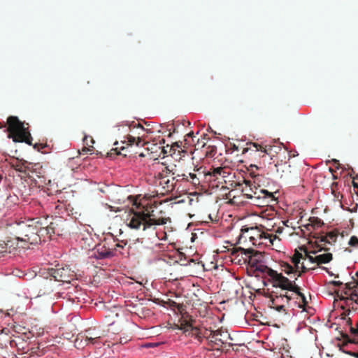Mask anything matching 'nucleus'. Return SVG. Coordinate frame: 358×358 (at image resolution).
Returning a JSON list of instances; mask_svg holds the SVG:
<instances>
[{"instance_id":"a18cd8bd","label":"nucleus","mask_w":358,"mask_h":358,"mask_svg":"<svg viewBox=\"0 0 358 358\" xmlns=\"http://www.w3.org/2000/svg\"><path fill=\"white\" fill-rule=\"evenodd\" d=\"M350 310L348 309L347 310H345L343 314H342V318L343 319H345V317L350 314Z\"/></svg>"},{"instance_id":"7c9ffc66","label":"nucleus","mask_w":358,"mask_h":358,"mask_svg":"<svg viewBox=\"0 0 358 358\" xmlns=\"http://www.w3.org/2000/svg\"><path fill=\"white\" fill-rule=\"evenodd\" d=\"M103 243L106 245V247L111 249V251L114 253L116 251V247L113 244L116 243V239H115L113 237L110 238H106L103 240Z\"/></svg>"},{"instance_id":"9b49d317","label":"nucleus","mask_w":358,"mask_h":358,"mask_svg":"<svg viewBox=\"0 0 358 358\" xmlns=\"http://www.w3.org/2000/svg\"><path fill=\"white\" fill-rule=\"evenodd\" d=\"M52 235L62 236L68 231V223L62 217H46Z\"/></svg>"},{"instance_id":"a19ab883","label":"nucleus","mask_w":358,"mask_h":358,"mask_svg":"<svg viewBox=\"0 0 358 358\" xmlns=\"http://www.w3.org/2000/svg\"><path fill=\"white\" fill-rule=\"evenodd\" d=\"M172 151V148H171L169 145L166 146H163L162 148V152L165 155L168 153H171Z\"/></svg>"},{"instance_id":"cd10ccee","label":"nucleus","mask_w":358,"mask_h":358,"mask_svg":"<svg viewBox=\"0 0 358 358\" xmlns=\"http://www.w3.org/2000/svg\"><path fill=\"white\" fill-rule=\"evenodd\" d=\"M127 145L128 146H131L134 144H136L137 146H141V147H143L145 145V142L142 140V138L141 137H134V136H129V137H127Z\"/></svg>"},{"instance_id":"bf43d9fd","label":"nucleus","mask_w":358,"mask_h":358,"mask_svg":"<svg viewBox=\"0 0 358 358\" xmlns=\"http://www.w3.org/2000/svg\"><path fill=\"white\" fill-rule=\"evenodd\" d=\"M250 166H251V167H253V166H254V167H256V168H257V166L256 165H252V164H250Z\"/></svg>"},{"instance_id":"c9c22d12","label":"nucleus","mask_w":358,"mask_h":358,"mask_svg":"<svg viewBox=\"0 0 358 358\" xmlns=\"http://www.w3.org/2000/svg\"><path fill=\"white\" fill-rule=\"evenodd\" d=\"M116 247V251L120 250V249H123L125 245H127V243L124 241H119L116 240V243L113 244Z\"/></svg>"},{"instance_id":"4468645a","label":"nucleus","mask_w":358,"mask_h":358,"mask_svg":"<svg viewBox=\"0 0 358 358\" xmlns=\"http://www.w3.org/2000/svg\"><path fill=\"white\" fill-rule=\"evenodd\" d=\"M336 296L342 301L343 303L341 306V308L343 310L345 309L346 306H350L352 303L358 305V291H350L345 288L344 290L341 292H336Z\"/></svg>"},{"instance_id":"423d86ee","label":"nucleus","mask_w":358,"mask_h":358,"mask_svg":"<svg viewBox=\"0 0 358 358\" xmlns=\"http://www.w3.org/2000/svg\"><path fill=\"white\" fill-rule=\"evenodd\" d=\"M248 239H249L254 245L263 244V240H268L269 242L272 243L271 235L262 231L258 227H243L236 245H245Z\"/></svg>"},{"instance_id":"680f3d73","label":"nucleus","mask_w":358,"mask_h":358,"mask_svg":"<svg viewBox=\"0 0 358 358\" xmlns=\"http://www.w3.org/2000/svg\"><path fill=\"white\" fill-rule=\"evenodd\" d=\"M228 345H229V347L233 345L232 343H229Z\"/></svg>"},{"instance_id":"1a4fd4ad","label":"nucleus","mask_w":358,"mask_h":358,"mask_svg":"<svg viewBox=\"0 0 358 358\" xmlns=\"http://www.w3.org/2000/svg\"><path fill=\"white\" fill-rule=\"evenodd\" d=\"M203 336L206 337L208 341V345L210 348L217 349L226 344L228 339L232 340L227 331H223L220 329L210 331L208 334L206 332Z\"/></svg>"},{"instance_id":"052dcab7","label":"nucleus","mask_w":358,"mask_h":358,"mask_svg":"<svg viewBox=\"0 0 358 358\" xmlns=\"http://www.w3.org/2000/svg\"><path fill=\"white\" fill-rule=\"evenodd\" d=\"M337 185H338V183H337V182H334V183H333V185L336 186Z\"/></svg>"},{"instance_id":"5fc2aeb1","label":"nucleus","mask_w":358,"mask_h":358,"mask_svg":"<svg viewBox=\"0 0 358 358\" xmlns=\"http://www.w3.org/2000/svg\"><path fill=\"white\" fill-rule=\"evenodd\" d=\"M120 343H127V341H126V340H124V339L120 338Z\"/></svg>"},{"instance_id":"c03bdc74","label":"nucleus","mask_w":358,"mask_h":358,"mask_svg":"<svg viewBox=\"0 0 358 358\" xmlns=\"http://www.w3.org/2000/svg\"><path fill=\"white\" fill-rule=\"evenodd\" d=\"M357 177H358V176H357L356 178H355V177H353V178H352V179H353V180H352V185H353L354 189H357V191H358V183H357V182H356L355 181V180Z\"/></svg>"},{"instance_id":"dca6fc26","label":"nucleus","mask_w":358,"mask_h":358,"mask_svg":"<svg viewBox=\"0 0 358 358\" xmlns=\"http://www.w3.org/2000/svg\"><path fill=\"white\" fill-rule=\"evenodd\" d=\"M37 225L39 226L37 227L38 229L37 234L40 237V243L45 242L47 240L51 239L52 235L48 224V219L45 217H37Z\"/></svg>"},{"instance_id":"09e8293b","label":"nucleus","mask_w":358,"mask_h":358,"mask_svg":"<svg viewBox=\"0 0 358 358\" xmlns=\"http://www.w3.org/2000/svg\"><path fill=\"white\" fill-rule=\"evenodd\" d=\"M333 162L335 164H338V166H336V169H339V163H338V161L337 159H333Z\"/></svg>"},{"instance_id":"f8f14e48","label":"nucleus","mask_w":358,"mask_h":358,"mask_svg":"<svg viewBox=\"0 0 358 358\" xmlns=\"http://www.w3.org/2000/svg\"><path fill=\"white\" fill-rule=\"evenodd\" d=\"M271 150V145H262L257 143H250L248 148L243 149V153H249L250 158L256 159L269 155Z\"/></svg>"},{"instance_id":"13d9d810","label":"nucleus","mask_w":358,"mask_h":358,"mask_svg":"<svg viewBox=\"0 0 358 358\" xmlns=\"http://www.w3.org/2000/svg\"><path fill=\"white\" fill-rule=\"evenodd\" d=\"M337 178H337V176H335V175L333 173V179L336 180V179H337Z\"/></svg>"},{"instance_id":"603ef678","label":"nucleus","mask_w":358,"mask_h":358,"mask_svg":"<svg viewBox=\"0 0 358 358\" xmlns=\"http://www.w3.org/2000/svg\"><path fill=\"white\" fill-rule=\"evenodd\" d=\"M138 128L141 129L143 131L145 130L144 127L142 125H141L140 124H138Z\"/></svg>"},{"instance_id":"a211bd4d","label":"nucleus","mask_w":358,"mask_h":358,"mask_svg":"<svg viewBox=\"0 0 358 358\" xmlns=\"http://www.w3.org/2000/svg\"><path fill=\"white\" fill-rule=\"evenodd\" d=\"M273 293L275 294V297L273 294L271 296L272 307L278 312L285 311L284 304H278V300H286V303H288L292 299V296L287 295V293L285 294H280V295H278V293L275 292Z\"/></svg>"},{"instance_id":"b1692460","label":"nucleus","mask_w":358,"mask_h":358,"mask_svg":"<svg viewBox=\"0 0 358 358\" xmlns=\"http://www.w3.org/2000/svg\"><path fill=\"white\" fill-rule=\"evenodd\" d=\"M203 178L206 182L211 183V185L217 183L215 167L211 168L207 172L203 171Z\"/></svg>"},{"instance_id":"a878e982","label":"nucleus","mask_w":358,"mask_h":358,"mask_svg":"<svg viewBox=\"0 0 358 358\" xmlns=\"http://www.w3.org/2000/svg\"><path fill=\"white\" fill-rule=\"evenodd\" d=\"M169 306L173 309L176 310L177 309L178 312L180 315H184L185 314V306L181 303H178L174 301L169 300L168 301Z\"/></svg>"},{"instance_id":"4be33fe9","label":"nucleus","mask_w":358,"mask_h":358,"mask_svg":"<svg viewBox=\"0 0 358 358\" xmlns=\"http://www.w3.org/2000/svg\"><path fill=\"white\" fill-rule=\"evenodd\" d=\"M348 322L350 326V333L355 336V338L351 339L350 338L349 336L347 334L344 333L341 334V336L348 343H358V340L356 338V337H358V323L357 324V327L355 328L352 326V320H350V318L348 319Z\"/></svg>"},{"instance_id":"9d476101","label":"nucleus","mask_w":358,"mask_h":358,"mask_svg":"<svg viewBox=\"0 0 358 358\" xmlns=\"http://www.w3.org/2000/svg\"><path fill=\"white\" fill-rule=\"evenodd\" d=\"M48 271L49 275L56 281L70 282L74 278L73 271L67 266L57 265L55 268H49Z\"/></svg>"},{"instance_id":"f257e3e1","label":"nucleus","mask_w":358,"mask_h":358,"mask_svg":"<svg viewBox=\"0 0 358 358\" xmlns=\"http://www.w3.org/2000/svg\"><path fill=\"white\" fill-rule=\"evenodd\" d=\"M227 243L229 245L224 246V248L229 252L232 261L239 264L248 263L250 269L254 273H257L256 275H259V273L268 275L269 271L272 270L265 264L264 255L262 252L252 248L236 247L229 242H227Z\"/></svg>"},{"instance_id":"39448f33","label":"nucleus","mask_w":358,"mask_h":358,"mask_svg":"<svg viewBox=\"0 0 358 358\" xmlns=\"http://www.w3.org/2000/svg\"><path fill=\"white\" fill-rule=\"evenodd\" d=\"M8 136L15 142H24L32 144V137L24 124L16 116H10L7 119Z\"/></svg>"},{"instance_id":"6e6d98bb","label":"nucleus","mask_w":358,"mask_h":358,"mask_svg":"<svg viewBox=\"0 0 358 358\" xmlns=\"http://www.w3.org/2000/svg\"><path fill=\"white\" fill-rule=\"evenodd\" d=\"M120 343H127V341H126V340H124V339L120 338Z\"/></svg>"},{"instance_id":"69168bd1","label":"nucleus","mask_w":358,"mask_h":358,"mask_svg":"<svg viewBox=\"0 0 358 358\" xmlns=\"http://www.w3.org/2000/svg\"><path fill=\"white\" fill-rule=\"evenodd\" d=\"M357 275L358 276V271L357 272Z\"/></svg>"},{"instance_id":"f3484780","label":"nucleus","mask_w":358,"mask_h":358,"mask_svg":"<svg viewBox=\"0 0 358 358\" xmlns=\"http://www.w3.org/2000/svg\"><path fill=\"white\" fill-rule=\"evenodd\" d=\"M303 259V254L299 252L297 250H295L294 255L292 257V262L294 264V268L298 272L297 277L295 278V280L297 279L298 277L301 276L302 273H306L308 270H314L315 267H309L307 268L304 263H301V260Z\"/></svg>"},{"instance_id":"0e129e2a","label":"nucleus","mask_w":358,"mask_h":358,"mask_svg":"<svg viewBox=\"0 0 358 358\" xmlns=\"http://www.w3.org/2000/svg\"><path fill=\"white\" fill-rule=\"evenodd\" d=\"M239 259H241V254L239 255Z\"/></svg>"},{"instance_id":"c756f323","label":"nucleus","mask_w":358,"mask_h":358,"mask_svg":"<svg viewBox=\"0 0 358 358\" xmlns=\"http://www.w3.org/2000/svg\"><path fill=\"white\" fill-rule=\"evenodd\" d=\"M300 250L301 251L304 252L303 259H308L310 261V263L316 264V260L315 259V257H313V256L310 255V253L315 254L316 253L315 251L308 252L306 250V248H304V247H301Z\"/></svg>"},{"instance_id":"e433bc0d","label":"nucleus","mask_w":358,"mask_h":358,"mask_svg":"<svg viewBox=\"0 0 358 358\" xmlns=\"http://www.w3.org/2000/svg\"><path fill=\"white\" fill-rule=\"evenodd\" d=\"M349 245L350 246L357 247L358 246V238L357 236H352L349 241Z\"/></svg>"},{"instance_id":"79ce46f5","label":"nucleus","mask_w":358,"mask_h":358,"mask_svg":"<svg viewBox=\"0 0 358 358\" xmlns=\"http://www.w3.org/2000/svg\"><path fill=\"white\" fill-rule=\"evenodd\" d=\"M319 239L320 243H330V241L327 239V236H321L320 237L317 238Z\"/></svg>"},{"instance_id":"bb28decb","label":"nucleus","mask_w":358,"mask_h":358,"mask_svg":"<svg viewBox=\"0 0 358 358\" xmlns=\"http://www.w3.org/2000/svg\"><path fill=\"white\" fill-rule=\"evenodd\" d=\"M280 268L282 271H283L287 275H290L292 273H297L298 272L295 270V268L289 264V263L282 262L280 263Z\"/></svg>"},{"instance_id":"f03ea898","label":"nucleus","mask_w":358,"mask_h":358,"mask_svg":"<svg viewBox=\"0 0 358 358\" xmlns=\"http://www.w3.org/2000/svg\"><path fill=\"white\" fill-rule=\"evenodd\" d=\"M168 222H171L169 217L157 216L154 210H146L142 212H131L127 219V224L133 229H140L143 231H150L155 237H157L155 231L156 227L164 225Z\"/></svg>"},{"instance_id":"0eeeda50","label":"nucleus","mask_w":358,"mask_h":358,"mask_svg":"<svg viewBox=\"0 0 358 358\" xmlns=\"http://www.w3.org/2000/svg\"><path fill=\"white\" fill-rule=\"evenodd\" d=\"M268 275L271 278L273 287L293 292L301 296L303 301L306 303V297L301 292V288L296 284L295 280L292 281L288 278L282 275L281 273H278L273 269L269 271Z\"/></svg>"},{"instance_id":"6ab92c4d","label":"nucleus","mask_w":358,"mask_h":358,"mask_svg":"<svg viewBox=\"0 0 358 358\" xmlns=\"http://www.w3.org/2000/svg\"><path fill=\"white\" fill-rule=\"evenodd\" d=\"M215 176H217V183L212 184V187H218L219 184L227 183V179L231 175V170L228 167H216Z\"/></svg>"},{"instance_id":"864d4df0","label":"nucleus","mask_w":358,"mask_h":358,"mask_svg":"<svg viewBox=\"0 0 358 358\" xmlns=\"http://www.w3.org/2000/svg\"><path fill=\"white\" fill-rule=\"evenodd\" d=\"M90 143H91L92 144H94V139H93L91 136L90 137Z\"/></svg>"},{"instance_id":"338daca9","label":"nucleus","mask_w":358,"mask_h":358,"mask_svg":"<svg viewBox=\"0 0 358 358\" xmlns=\"http://www.w3.org/2000/svg\"><path fill=\"white\" fill-rule=\"evenodd\" d=\"M45 358H48V357H46Z\"/></svg>"},{"instance_id":"f704fd0d","label":"nucleus","mask_w":358,"mask_h":358,"mask_svg":"<svg viewBox=\"0 0 358 358\" xmlns=\"http://www.w3.org/2000/svg\"><path fill=\"white\" fill-rule=\"evenodd\" d=\"M326 236H327V239L330 241V243L331 242H336L337 236H338V233L332 231L327 233Z\"/></svg>"},{"instance_id":"5701e85b","label":"nucleus","mask_w":358,"mask_h":358,"mask_svg":"<svg viewBox=\"0 0 358 358\" xmlns=\"http://www.w3.org/2000/svg\"><path fill=\"white\" fill-rule=\"evenodd\" d=\"M117 308L108 310L105 315L106 322L109 326L114 324L117 321L115 318L119 317V313L117 312Z\"/></svg>"},{"instance_id":"e2e57ef3","label":"nucleus","mask_w":358,"mask_h":358,"mask_svg":"<svg viewBox=\"0 0 358 358\" xmlns=\"http://www.w3.org/2000/svg\"><path fill=\"white\" fill-rule=\"evenodd\" d=\"M114 145H118V142H115Z\"/></svg>"},{"instance_id":"2f4dec72","label":"nucleus","mask_w":358,"mask_h":358,"mask_svg":"<svg viewBox=\"0 0 358 358\" xmlns=\"http://www.w3.org/2000/svg\"><path fill=\"white\" fill-rule=\"evenodd\" d=\"M127 148H125L124 146H122L121 148L116 147L115 148H113L110 150V152L108 153L110 157H111L113 155H122L124 156H127L126 153H122V151H124Z\"/></svg>"},{"instance_id":"c85d7f7f","label":"nucleus","mask_w":358,"mask_h":358,"mask_svg":"<svg viewBox=\"0 0 358 358\" xmlns=\"http://www.w3.org/2000/svg\"><path fill=\"white\" fill-rule=\"evenodd\" d=\"M15 170L17 171H20V172L27 173V175L30 178H33L34 177L33 175H30L29 172L31 171H30L29 166L28 165H26L24 163H19V164H16Z\"/></svg>"},{"instance_id":"37998d69","label":"nucleus","mask_w":358,"mask_h":358,"mask_svg":"<svg viewBox=\"0 0 358 358\" xmlns=\"http://www.w3.org/2000/svg\"><path fill=\"white\" fill-rule=\"evenodd\" d=\"M47 145H43V144H37L36 143L34 145V148L35 149H37V150L40 151L42 149L45 148Z\"/></svg>"},{"instance_id":"8fccbe9b","label":"nucleus","mask_w":358,"mask_h":358,"mask_svg":"<svg viewBox=\"0 0 358 358\" xmlns=\"http://www.w3.org/2000/svg\"><path fill=\"white\" fill-rule=\"evenodd\" d=\"M349 354L355 357H358V352H350Z\"/></svg>"},{"instance_id":"2eb2a0df","label":"nucleus","mask_w":358,"mask_h":358,"mask_svg":"<svg viewBox=\"0 0 358 358\" xmlns=\"http://www.w3.org/2000/svg\"><path fill=\"white\" fill-rule=\"evenodd\" d=\"M181 318L180 320V327L179 329L183 330L184 331H191L192 334L195 336L196 338L200 340L201 338V332L199 328L194 327L192 325V323L194 322V320L192 319V316L188 314V313L185 310V314L180 315Z\"/></svg>"},{"instance_id":"49530a36","label":"nucleus","mask_w":358,"mask_h":358,"mask_svg":"<svg viewBox=\"0 0 358 358\" xmlns=\"http://www.w3.org/2000/svg\"><path fill=\"white\" fill-rule=\"evenodd\" d=\"M331 284L334 286H341V285H343V282L341 281H332Z\"/></svg>"},{"instance_id":"ea45409f","label":"nucleus","mask_w":358,"mask_h":358,"mask_svg":"<svg viewBox=\"0 0 358 358\" xmlns=\"http://www.w3.org/2000/svg\"><path fill=\"white\" fill-rule=\"evenodd\" d=\"M352 284H353V282L345 283V288L350 291H354L355 290L354 288H356L358 286V282L356 284V285L352 286Z\"/></svg>"},{"instance_id":"de8ad7c7","label":"nucleus","mask_w":358,"mask_h":358,"mask_svg":"<svg viewBox=\"0 0 358 358\" xmlns=\"http://www.w3.org/2000/svg\"><path fill=\"white\" fill-rule=\"evenodd\" d=\"M175 147H177V148H180V145L179 144V143H178V142H176V143H173V144L171 146V148H172V150H173Z\"/></svg>"},{"instance_id":"7ed1b4c3","label":"nucleus","mask_w":358,"mask_h":358,"mask_svg":"<svg viewBox=\"0 0 358 358\" xmlns=\"http://www.w3.org/2000/svg\"><path fill=\"white\" fill-rule=\"evenodd\" d=\"M255 183V180L244 178L242 182H237L236 186L241 190L244 196L252 200L251 203L253 205L266 206L275 201L276 199L272 192L259 188Z\"/></svg>"},{"instance_id":"4d7b16f0","label":"nucleus","mask_w":358,"mask_h":358,"mask_svg":"<svg viewBox=\"0 0 358 358\" xmlns=\"http://www.w3.org/2000/svg\"><path fill=\"white\" fill-rule=\"evenodd\" d=\"M329 171L333 174L334 172V170L332 168H329Z\"/></svg>"},{"instance_id":"72a5a7b5","label":"nucleus","mask_w":358,"mask_h":358,"mask_svg":"<svg viewBox=\"0 0 358 358\" xmlns=\"http://www.w3.org/2000/svg\"><path fill=\"white\" fill-rule=\"evenodd\" d=\"M310 224L313 227H320L324 224V222L318 217H313L310 218Z\"/></svg>"},{"instance_id":"3c124183","label":"nucleus","mask_w":358,"mask_h":358,"mask_svg":"<svg viewBox=\"0 0 358 358\" xmlns=\"http://www.w3.org/2000/svg\"><path fill=\"white\" fill-rule=\"evenodd\" d=\"M286 302V300H278V304H283Z\"/></svg>"},{"instance_id":"20e7f679","label":"nucleus","mask_w":358,"mask_h":358,"mask_svg":"<svg viewBox=\"0 0 358 358\" xmlns=\"http://www.w3.org/2000/svg\"><path fill=\"white\" fill-rule=\"evenodd\" d=\"M37 218L16 222L10 225L11 231L17 241L36 245L40 243V237L37 234Z\"/></svg>"},{"instance_id":"473e14b6","label":"nucleus","mask_w":358,"mask_h":358,"mask_svg":"<svg viewBox=\"0 0 358 358\" xmlns=\"http://www.w3.org/2000/svg\"><path fill=\"white\" fill-rule=\"evenodd\" d=\"M84 142L88 146V147H84L83 149H82V152L83 154H92V152L94 151V147L92 145H90L88 143V137L87 136H85L84 138Z\"/></svg>"},{"instance_id":"393cba45","label":"nucleus","mask_w":358,"mask_h":358,"mask_svg":"<svg viewBox=\"0 0 358 358\" xmlns=\"http://www.w3.org/2000/svg\"><path fill=\"white\" fill-rule=\"evenodd\" d=\"M198 173H189L191 182L194 186H198L200 185L201 179L203 178V171H201V168L197 170Z\"/></svg>"},{"instance_id":"aec40b11","label":"nucleus","mask_w":358,"mask_h":358,"mask_svg":"<svg viewBox=\"0 0 358 358\" xmlns=\"http://www.w3.org/2000/svg\"><path fill=\"white\" fill-rule=\"evenodd\" d=\"M94 255L97 259H106L113 257L114 252L111 251V249L107 248L106 245L103 242L102 244H99L96 247Z\"/></svg>"},{"instance_id":"ddd939ff","label":"nucleus","mask_w":358,"mask_h":358,"mask_svg":"<svg viewBox=\"0 0 358 358\" xmlns=\"http://www.w3.org/2000/svg\"><path fill=\"white\" fill-rule=\"evenodd\" d=\"M81 339L85 338L87 345H101L103 343L101 339L103 337V333L95 328H90L85 331L83 334H80Z\"/></svg>"},{"instance_id":"6e6552de","label":"nucleus","mask_w":358,"mask_h":358,"mask_svg":"<svg viewBox=\"0 0 358 358\" xmlns=\"http://www.w3.org/2000/svg\"><path fill=\"white\" fill-rule=\"evenodd\" d=\"M156 182L162 187L164 193L171 192L174 190L178 179L175 177V173L166 166L161 172L155 176Z\"/></svg>"},{"instance_id":"58836bf2","label":"nucleus","mask_w":358,"mask_h":358,"mask_svg":"<svg viewBox=\"0 0 358 358\" xmlns=\"http://www.w3.org/2000/svg\"><path fill=\"white\" fill-rule=\"evenodd\" d=\"M175 177H176V179H178V181L180 180H185V181H189V176H187L185 174H177L176 176H175Z\"/></svg>"},{"instance_id":"412c9836","label":"nucleus","mask_w":358,"mask_h":358,"mask_svg":"<svg viewBox=\"0 0 358 358\" xmlns=\"http://www.w3.org/2000/svg\"><path fill=\"white\" fill-rule=\"evenodd\" d=\"M316 260V264L323 270H325L330 275L333 273L329 271V269L324 266H320L321 264H327L333 259V255L331 253L327 252L322 255H319L315 257Z\"/></svg>"},{"instance_id":"4c0bfd02","label":"nucleus","mask_w":358,"mask_h":358,"mask_svg":"<svg viewBox=\"0 0 358 358\" xmlns=\"http://www.w3.org/2000/svg\"><path fill=\"white\" fill-rule=\"evenodd\" d=\"M194 136V133L192 131L186 134L185 136V145H190L192 144L191 141L189 140V138H193Z\"/></svg>"}]
</instances>
